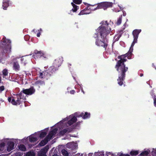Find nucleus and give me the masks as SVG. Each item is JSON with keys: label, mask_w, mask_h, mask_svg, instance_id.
I'll list each match as a JSON object with an SVG mask.
<instances>
[{"label": "nucleus", "mask_w": 156, "mask_h": 156, "mask_svg": "<svg viewBox=\"0 0 156 156\" xmlns=\"http://www.w3.org/2000/svg\"><path fill=\"white\" fill-rule=\"evenodd\" d=\"M100 24L101 25L96 30L93 37L96 39V45L103 47L106 49L108 45L107 41L109 35H112L115 32V30H112L111 28V26L113 23L111 20L109 23L107 21H103Z\"/></svg>", "instance_id": "nucleus-1"}, {"label": "nucleus", "mask_w": 156, "mask_h": 156, "mask_svg": "<svg viewBox=\"0 0 156 156\" xmlns=\"http://www.w3.org/2000/svg\"><path fill=\"white\" fill-rule=\"evenodd\" d=\"M11 41L10 40L3 37L0 46V63H3L5 61L3 58L6 57L7 55L11 52Z\"/></svg>", "instance_id": "nucleus-2"}, {"label": "nucleus", "mask_w": 156, "mask_h": 156, "mask_svg": "<svg viewBox=\"0 0 156 156\" xmlns=\"http://www.w3.org/2000/svg\"><path fill=\"white\" fill-rule=\"evenodd\" d=\"M134 46V45L131 44L129 49L127 53L118 57V58L120 60L117 62L116 65V68H128L127 67H126L124 62L127 61L126 57L128 59H131L133 58V54L132 53L133 51Z\"/></svg>", "instance_id": "nucleus-3"}, {"label": "nucleus", "mask_w": 156, "mask_h": 156, "mask_svg": "<svg viewBox=\"0 0 156 156\" xmlns=\"http://www.w3.org/2000/svg\"><path fill=\"white\" fill-rule=\"evenodd\" d=\"M31 54L25 55L22 57L20 56H12L11 57V64L12 65L13 68H20V67L17 59L20 58V61L22 65L25 66L28 63L30 59L28 56L30 55Z\"/></svg>", "instance_id": "nucleus-4"}, {"label": "nucleus", "mask_w": 156, "mask_h": 156, "mask_svg": "<svg viewBox=\"0 0 156 156\" xmlns=\"http://www.w3.org/2000/svg\"><path fill=\"white\" fill-rule=\"evenodd\" d=\"M57 131L58 129L55 128L51 131L44 140H42L39 143V145L41 146H43L45 145L51 139L53 136L56 134Z\"/></svg>", "instance_id": "nucleus-5"}, {"label": "nucleus", "mask_w": 156, "mask_h": 156, "mask_svg": "<svg viewBox=\"0 0 156 156\" xmlns=\"http://www.w3.org/2000/svg\"><path fill=\"white\" fill-rule=\"evenodd\" d=\"M63 58L60 57L55 59L54 61L52 66L53 68H58L62 65L63 61Z\"/></svg>", "instance_id": "nucleus-6"}, {"label": "nucleus", "mask_w": 156, "mask_h": 156, "mask_svg": "<svg viewBox=\"0 0 156 156\" xmlns=\"http://www.w3.org/2000/svg\"><path fill=\"white\" fill-rule=\"evenodd\" d=\"M141 31V29H135L133 30L132 34L133 36V41L132 44L134 45L135 43H137L139 35Z\"/></svg>", "instance_id": "nucleus-7"}, {"label": "nucleus", "mask_w": 156, "mask_h": 156, "mask_svg": "<svg viewBox=\"0 0 156 156\" xmlns=\"http://www.w3.org/2000/svg\"><path fill=\"white\" fill-rule=\"evenodd\" d=\"M12 4V2L10 0H3L2 8L4 10H6L10 5H11Z\"/></svg>", "instance_id": "nucleus-8"}, {"label": "nucleus", "mask_w": 156, "mask_h": 156, "mask_svg": "<svg viewBox=\"0 0 156 156\" xmlns=\"http://www.w3.org/2000/svg\"><path fill=\"white\" fill-rule=\"evenodd\" d=\"M71 4L73 6V8L68 12V14L72 16L73 15L72 12H76L77 10L79 9V6L73 3V2H71Z\"/></svg>", "instance_id": "nucleus-9"}, {"label": "nucleus", "mask_w": 156, "mask_h": 156, "mask_svg": "<svg viewBox=\"0 0 156 156\" xmlns=\"http://www.w3.org/2000/svg\"><path fill=\"white\" fill-rule=\"evenodd\" d=\"M44 52L43 51H38L37 50H35L34 53L35 55H32V57L36 58L35 57H37V58H40L42 57V55H43Z\"/></svg>", "instance_id": "nucleus-10"}, {"label": "nucleus", "mask_w": 156, "mask_h": 156, "mask_svg": "<svg viewBox=\"0 0 156 156\" xmlns=\"http://www.w3.org/2000/svg\"><path fill=\"white\" fill-rule=\"evenodd\" d=\"M121 69V72L122 73V77L121 78L120 77H119V79L118 80V83L120 85H121L122 84L123 82L122 81L123 80V77L125 75V73L126 71L125 69Z\"/></svg>", "instance_id": "nucleus-11"}, {"label": "nucleus", "mask_w": 156, "mask_h": 156, "mask_svg": "<svg viewBox=\"0 0 156 156\" xmlns=\"http://www.w3.org/2000/svg\"><path fill=\"white\" fill-rule=\"evenodd\" d=\"M34 91V89L33 87H30L29 89L23 90L22 91L23 93L28 95H31Z\"/></svg>", "instance_id": "nucleus-12"}, {"label": "nucleus", "mask_w": 156, "mask_h": 156, "mask_svg": "<svg viewBox=\"0 0 156 156\" xmlns=\"http://www.w3.org/2000/svg\"><path fill=\"white\" fill-rule=\"evenodd\" d=\"M89 9H90L91 11H94L97 9H103L104 10H106V8L104 7L103 2L98 3L97 6L94 9L90 7Z\"/></svg>", "instance_id": "nucleus-13"}, {"label": "nucleus", "mask_w": 156, "mask_h": 156, "mask_svg": "<svg viewBox=\"0 0 156 156\" xmlns=\"http://www.w3.org/2000/svg\"><path fill=\"white\" fill-rule=\"evenodd\" d=\"M90 9L87 7L85 8L84 9L81 10L79 13L78 15H81L85 14H88L90 13Z\"/></svg>", "instance_id": "nucleus-14"}, {"label": "nucleus", "mask_w": 156, "mask_h": 156, "mask_svg": "<svg viewBox=\"0 0 156 156\" xmlns=\"http://www.w3.org/2000/svg\"><path fill=\"white\" fill-rule=\"evenodd\" d=\"M48 148L46 147L45 149H42L38 153V156H47L46 153L48 151Z\"/></svg>", "instance_id": "nucleus-15"}, {"label": "nucleus", "mask_w": 156, "mask_h": 156, "mask_svg": "<svg viewBox=\"0 0 156 156\" xmlns=\"http://www.w3.org/2000/svg\"><path fill=\"white\" fill-rule=\"evenodd\" d=\"M72 131V129H69L68 128L62 130L59 132V134L61 135H63L66 133L70 132Z\"/></svg>", "instance_id": "nucleus-16"}, {"label": "nucleus", "mask_w": 156, "mask_h": 156, "mask_svg": "<svg viewBox=\"0 0 156 156\" xmlns=\"http://www.w3.org/2000/svg\"><path fill=\"white\" fill-rule=\"evenodd\" d=\"M104 7L106 8V10L108 8L111 7L113 5V3L110 2H103Z\"/></svg>", "instance_id": "nucleus-17"}, {"label": "nucleus", "mask_w": 156, "mask_h": 156, "mask_svg": "<svg viewBox=\"0 0 156 156\" xmlns=\"http://www.w3.org/2000/svg\"><path fill=\"white\" fill-rule=\"evenodd\" d=\"M121 36V34H116L114 37L112 45L115 42L118 41Z\"/></svg>", "instance_id": "nucleus-18"}, {"label": "nucleus", "mask_w": 156, "mask_h": 156, "mask_svg": "<svg viewBox=\"0 0 156 156\" xmlns=\"http://www.w3.org/2000/svg\"><path fill=\"white\" fill-rule=\"evenodd\" d=\"M14 144L13 142H10L7 148V151H10L13 149Z\"/></svg>", "instance_id": "nucleus-19"}, {"label": "nucleus", "mask_w": 156, "mask_h": 156, "mask_svg": "<svg viewBox=\"0 0 156 156\" xmlns=\"http://www.w3.org/2000/svg\"><path fill=\"white\" fill-rule=\"evenodd\" d=\"M76 120L77 119L76 117L75 116H74L72 118L71 120L68 122V124L69 125V126H70L74 122H75Z\"/></svg>", "instance_id": "nucleus-20"}, {"label": "nucleus", "mask_w": 156, "mask_h": 156, "mask_svg": "<svg viewBox=\"0 0 156 156\" xmlns=\"http://www.w3.org/2000/svg\"><path fill=\"white\" fill-rule=\"evenodd\" d=\"M122 15H121L117 19V21L116 23L117 25H119L121 24L122 22Z\"/></svg>", "instance_id": "nucleus-21"}, {"label": "nucleus", "mask_w": 156, "mask_h": 156, "mask_svg": "<svg viewBox=\"0 0 156 156\" xmlns=\"http://www.w3.org/2000/svg\"><path fill=\"white\" fill-rule=\"evenodd\" d=\"M19 148L20 150L22 151H25L26 150V148L25 146L23 145H20L19 146Z\"/></svg>", "instance_id": "nucleus-22"}, {"label": "nucleus", "mask_w": 156, "mask_h": 156, "mask_svg": "<svg viewBox=\"0 0 156 156\" xmlns=\"http://www.w3.org/2000/svg\"><path fill=\"white\" fill-rule=\"evenodd\" d=\"M35 154L33 151L28 152L26 154V156H35Z\"/></svg>", "instance_id": "nucleus-23"}, {"label": "nucleus", "mask_w": 156, "mask_h": 156, "mask_svg": "<svg viewBox=\"0 0 156 156\" xmlns=\"http://www.w3.org/2000/svg\"><path fill=\"white\" fill-rule=\"evenodd\" d=\"M73 3L76 4H80L82 2V0H73Z\"/></svg>", "instance_id": "nucleus-24"}, {"label": "nucleus", "mask_w": 156, "mask_h": 156, "mask_svg": "<svg viewBox=\"0 0 156 156\" xmlns=\"http://www.w3.org/2000/svg\"><path fill=\"white\" fill-rule=\"evenodd\" d=\"M62 154L65 156H68L69 155L68 152L65 150H62Z\"/></svg>", "instance_id": "nucleus-25"}, {"label": "nucleus", "mask_w": 156, "mask_h": 156, "mask_svg": "<svg viewBox=\"0 0 156 156\" xmlns=\"http://www.w3.org/2000/svg\"><path fill=\"white\" fill-rule=\"evenodd\" d=\"M130 154L132 155H136L138 154V152L137 151H132Z\"/></svg>", "instance_id": "nucleus-26"}, {"label": "nucleus", "mask_w": 156, "mask_h": 156, "mask_svg": "<svg viewBox=\"0 0 156 156\" xmlns=\"http://www.w3.org/2000/svg\"><path fill=\"white\" fill-rule=\"evenodd\" d=\"M43 55H42V59L44 60L47 59L48 58V57L47 55H46L44 52L43 53Z\"/></svg>", "instance_id": "nucleus-27"}, {"label": "nucleus", "mask_w": 156, "mask_h": 156, "mask_svg": "<svg viewBox=\"0 0 156 156\" xmlns=\"http://www.w3.org/2000/svg\"><path fill=\"white\" fill-rule=\"evenodd\" d=\"M148 154V153L147 151H145L142 152L140 154L141 155L144 156H147V155Z\"/></svg>", "instance_id": "nucleus-28"}, {"label": "nucleus", "mask_w": 156, "mask_h": 156, "mask_svg": "<svg viewBox=\"0 0 156 156\" xmlns=\"http://www.w3.org/2000/svg\"><path fill=\"white\" fill-rule=\"evenodd\" d=\"M90 115V114L88 113L87 112H86L83 118L84 119H86Z\"/></svg>", "instance_id": "nucleus-29"}, {"label": "nucleus", "mask_w": 156, "mask_h": 156, "mask_svg": "<svg viewBox=\"0 0 156 156\" xmlns=\"http://www.w3.org/2000/svg\"><path fill=\"white\" fill-rule=\"evenodd\" d=\"M8 72L7 70L6 69H4L3 71V74L4 76H6L7 75Z\"/></svg>", "instance_id": "nucleus-30"}, {"label": "nucleus", "mask_w": 156, "mask_h": 156, "mask_svg": "<svg viewBox=\"0 0 156 156\" xmlns=\"http://www.w3.org/2000/svg\"><path fill=\"white\" fill-rule=\"evenodd\" d=\"M46 133L45 132H42L40 134V136L41 138H43L46 136Z\"/></svg>", "instance_id": "nucleus-31"}, {"label": "nucleus", "mask_w": 156, "mask_h": 156, "mask_svg": "<svg viewBox=\"0 0 156 156\" xmlns=\"http://www.w3.org/2000/svg\"><path fill=\"white\" fill-rule=\"evenodd\" d=\"M12 104L14 105H16L18 104H20V103L19 102L18 103V102H16V101H15L14 99H12Z\"/></svg>", "instance_id": "nucleus-32"}, {"label": "nucleus", "mask_w": 156, "mask_h": 156, "mask_svg": "<svg viewBox=\"0 0 156 156\" xmlns=\"http://www.w3.org/2000/svg\"><path fill=\"white\" fill-rule=\"evenodd\" d=\"M37 140V138L35 137H32L30 139V141H35Z\"/></svg>", "instance_id": "nucleus-33"}, {"label": "nucleus", "mask_w": 156, "mask_h": 156, "mask_svg": "<svg viewBox=\"0 0 156 156\" xmlns=\"http://www.w3.org/2000/svg\"><path fill=\"white\" fill-rule=\"evenodd\" d=\"M24 38L26 41H27L29 39V36L28 35H25L24 37Z\"/></svg>", "instance_id": "nucleus-34"}, {"label": "nucleus", "mask_w": 156, "mask_h": 156, "mask_svg": "<svg viewBox=\"0 0 156 156\" xmlns=\"http://www.w3.org/2000/svg\"><path fill=\"white\" fill-rule=\"evenodd\" d=\"M83 3L84 4H85V5H87V7L88 8L89 6H94L95 5H90V4H87V3H86V2H83Z\"/></svg>", "instance_id": "nucleus-35"}, {"label": "nucleus", "mask_w": 156, "mask_h": 156, "mask_svg": "<svg viewBox=\"0 0 156 156\" xmlns=\"http://www.w3.org/2000/svg\"><path fill=\"white\" fill-rule=\"evenodd\" d=\"M119 156H130L129 154H121Z\"/></svg>", "instance_id": "nucleus-36"}, {"label": "nucleus", "mask_w": 156, "mask_h": 156, "mask_svg": "<svg viewBox=\"0 0 156 156\" xmlns=\"http://www.w3.org/2000/svg\"><path fill=\"white\" fill-rule=\"evenodd\" d=\"M4 89V87L3 86H2L0 87V92H1Z\"/></svg>", "instance_id": "nucleus-37"}, {"label": "nucleus", "mask_w": 156, "mask_h": 156, "mask_svg": "<svg viewBox=\"0 0 156 156\" xmlns=\"http://www.w3.org/2000/svg\"><path fill=\"white\" fill-rule=\"evenodd\" d=\"M154 103L155 105L156 106V96L154 97Z\"/></svg>", "instance_id": "nucleus-38"}, {"label": "nucleus", "mask_w": 156, "mask_h": 156, "mask_svg": "<svg viewBox=\"0 0 156 156\" xmlns=\"http://www.w3.org/2000/svg\"><path fill=\"white\" fill-rule=\"evenodd\" d=\"M37 31H38V32L41 33L42 31V30L41 28H40L39 30H37L36 31V32Z\"/></svg>", "instance_id": "nucleus-39"}, {"label": "nucleus", "mask_w": 156, "mask_h": 156, "mask_svg": "<svg viewBox=\"0 0 156 156\" xmlns=\"http://www.w3.org/2000/svg\"><path fill=\"white\" fill-rule=\"evenodd\" d=\"M118 6L119 7V8H120V9L121 10H122L123 9V7L121 5H118Z\"/></svg>", "instance_id": "nucleus-40"}, {"label": "nucleus", "mask_w": 156, "mask_h": 156, "mask_svg": "<svg viewBox=\"0 0 156 156\" xmlns=\"http://www.w3.org/2000/svg\"><path fill=\"white\" fill-rule=\"evenodd\" d=\"M122 12H123V16H126V12H125V11H122Z\"/></svg>", "instance_id": "nucleus-41"}, {"label": "nucleus", "mask_w": 156, "mask_h": 156, "mask_svg": "<svg viewBox=\"0 0 156 156\" xmlns=\"http://www.w3.org/2000/svg\"><path fill=\"white\" fill-rule=\"evenodd\" d=\"M126 22L124 24V25H123V26L124 27L123 28V30H124L125 29V28L126 27Z\"/></svg>", "instance_id": "nucleus-42"}, {"label": "nucleus", "mask_w": 156, "mask_h": 156, "mask_svg": "<svg viewBox=\"0 0 156 156\" xmlns=\"http://www.w3.org/2000/svg\"><path fill=\"white\" fill-rule=\"evenodd\" d=\"M67 65L68 66V67H69V68H71V64L69 63H67Z\"/></svg>", "instance_id": "nucleus-43"}, {"label": "nucleus", "mask_w": 156, "mask_h": 156, "mask_svg": "<svg viewBox=\"0 0 156 156\" xmlns=\"http://www.w3.org/2000/svg\"><path fill=\"white\" fill-rule=\"evenodd\" d=\"M41 33L38 32V33L37 34V37H40L41 35Z\"/></svg>", "instance_id": "nucleus-44"}, {"label": "nucleus", "mask_w": 156, "mask_h": 156, "mask_svg": "<svg viewBox=\"0 0 156 156\" xmlns=\"http://www.w3.org/2000/svg\"><path fill=\"white\" fill-rule=\"evenodd\" d=\"M52 156H59L57 154L55 153L52 155Z\"/></svg>", "instance_id": "nucleus-45"}, {"label": "nucleus", "mask_w": 156, "mask_h": 156, "mask_svg": "<svg viewBox=\"0 0 156 156\" xmlns=\"http://www.w3.org/2000/svg\"><path fill=\"white\" fill-rule=\"evenodd\" d=\"M22 92H20V94H19L18 95L19 97H21L22 96Z\"/></svg>", "instance_id": "nucleus-46"}, {"label": "nucleus", "mask_w": 156, "mask_h": 156, "mask_svg": "<svg viewBox=\"0 0 156 156\" xmlns=\"http://www.w3.org/2000/svg\"><path fill=\"white\" fill-rule=\"evenodd\" d=\"M152 67L153 68H155L156 67L155 66V65H154V64L153 63L152 64Z\"/></svg>", "instance_id": "nucleus-47"}, {"label": "nucleus", "mask_w": 156, "mask_h": 156, "mask_svg": "<svg viewBox=\"0 0 156 156\" xmlns=\"http://www.w3.org/2000/svg\"><path fill=\"white\" fill-rule=\"evenodd\" d=\"M11 98H9L8 99V101L9 102H10L11 101Z\"/></svg>", "instance_id": "nucleus-48"}, {"label": "nucleus", "mask_w": 156, "mask_h": 156, "mask_svg": "<svg viewBox=\"0 0 156 156\" xmlns=\"http://www.w3.org/2000/svg\"><path fill=\"white\" fill-rule=\"evenodd\" d=\"M70 93H71L72 94H73V93H74V90L71 91Z\"/></svg>", "instance_id": "nucleus-49"}, {"label": "nucleus", "mask_w": 156, "mask_h": 156, "mask_svg": "<svg viewBox=\"0 0 156 156\" xmlns=\"http://www.w3.org/2000/svg\"><path fill=\"white\" fill-rule=\"evenodd\" d=\"M35 29H33V30L32 31V32H34V33H36V32L35 31Z\"/></svg>", "instance_id": "nucleus-50"}, {"label": "nucleus", "mask_w": 156, "mask_h": 156, "mask_svg": "<svg viewBox=\"0 0 156 156\" xmlns=\"http://www.w3.org/2000/svg\"><path fill=\"white\" fill-rule=\"evenodd\" d=\"M16 102L18 103V102H19L20 103V101L19 100H17L16 101Z\"/></svg>", "instance_id": "nucleus-51"}, {"label": "nucleus", "mask_w": 156, "mask_h": 156, "mask_svg": "<svg viewBox=\"0 0 156 156\" xmlns=\"http://www.w3.org/2000/svg\"><path fill=\"white\" fill-rule=\"evenodd\" d=\"M43 75V74L42 73H40V76H42V75Z\"/></svg>", "instance_id": "nucleus-52"}, {"label": "nucleus", "mask_w": 156, "mask_h": 156, "mask_svg": "<svg viewBox=\"0 0 156 156\" xmlns=\"http://www.w3.org/2000/svg\"><path fill=\"white\" fill-rule=\"evenodd\" d=\"M143 76V74L141 73V74H140V76Z\"/></svg>", "instance_id": "nucleus-53"}, {"label": "nucleus", "mask_w": 156, "mask_h": 156, "mask_svg": "<svg viewBox=\"0 0 156 156\" xmlns=\"http://www.w3.org/2000/svg\"><path fill=\"white\" fill-rule=\"evenodd\" d=\"M154 151H152V154H154Z\"/></svg>", "instance_id": "nucleus-54"}, {"label": "nucleus", "mask_w": 156, "mask_h": 156, "mask_svg": "<svg viewBox=\"0 0 156 156\" xmlns=\"http://www.w3.org/2000/svg\"><path fill=\"white\" fill-rule=\"evenodd\" d=\"M0 156H3V155H0Z\"/></svg>", "instance_id": "nucleus-55"}, {"label": "nucleus", "mask_w": 156, "mask_h": 156, "mask_svg": "<svg viewBox=\"0 0 156 156\" xmlns=\"http://www.w3.org/2000/svg\"><path fill=\"white\" fill-rule=\"evenodd\" d=\"M128 21V20H127H127H126V21Z\"/></svg>", "instance_id": "nucleus-56"}]
</instances>
